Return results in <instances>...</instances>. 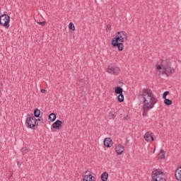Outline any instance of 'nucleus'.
I'll return each mask as SVG.
<instances>
[{
  "mask_svg": "<svg viewBox=\"0 0 181 181\" xmlns=\"http://www.w3.org/2000/svg\"><path fill=\"white\" fill-rule=\"evenodd\" d=\"M139 97L143 98V117L148 115V111L152 110L158 101V98L149 88H144Z\"/></svg>",
  "mask_w": 181,
  "mask_h": 181,
  "instance_id": "nucleus-1",
  "label": "nucleus"
},
{
  "mask_svg": "<svg viewBox=\"0 0 181 181\" xmlns=\"http://www.w3.org/2000/svg\"><path fill=\"white\" fill-rule=\"evenodd\" d=\"M128 40L127 37V33L125 31L118 32L115 37L112 39V46L113 47H117L119 52L124 50V43Z\"/></svg>",
  "mask_w": 181,
  "mask_h": 181,
  "instance_id": "nucleus-2",
  "label": "nucleus"
},
{
  "mask_svg": "<svg viewBox=\"0 0 181 181\" xmlns=\"http://www.w3.org/2000/svg\"><path fill=\"white\" fill-rule=\"evenodd\" d=\"M25 123L28 128H30V129H35V127L39 126V122H37L35 116L27 117Z\"/></svg>",
  "mask_w": 181,
  "mask_h": 181,
  "instance_id": "nucleus-3",
  "label": "nucleus"
},
{
  "mask_svg": "<svg viewBox=\"0 0 181 181\" xmlns=\"http://www.w3.org/2000/svg\"><path fill=\"white\" fill-rule=\"evenodd\" d=\"M120 71L121 69H119V67L114 64H110L107 69V72L109 74H113V76H118Z\"/></svg>",
  "mask_w": 181,
  "mask_h": 181,
  "instance_id": "nucleus-4",
  "label": "nucleus"
},
{
  "mask_svg": "<svg viewBox=\"0 0 181 181\" xmlns=\"http://www.w3.org/2000/svg\"><path fill=\"white\" fill-rule=\"evenodd\" d=\"M11 17L8 14H4L0 16V25L8 29L9 28Z\"/></svg>",
  "mask_w": 181,
  "mask_h": 181,
  "instance_id": "nucleus-5",
  "label": "nucleus"
},
{
  "mask_svg": "<svg viewBox=\"0 0 181 181\" xmlns=\"http://www.w3.org/2000/svg\"><path fill=\"white\" fill-rule=\"evenodd\" d=\"M153 181H166L163 177V173L160 170H156L153 171Z\"/></svg>",
  "mask_w": 181,
  "mask_h": 181,
  "instance_id": "nucleus-6",
  "label": "nucleus"
},
{
  "mask_svg": "<svg viewBox=\"0 0 181 181\" xmlns=\"http://www.w3.org/2000/svg\"><path fill=\"white\" fill-rule=\"evenodd\" d=\"M156 69L158 70L159 74H165L167 77H169L170 74H169V71L165 67L162 68V65H156Z\"/></svg>",
  "mask_w": 181,
  "mask_h": 181,
  "instance_id": "nucleus-7",
  "label": "nucleus"
},
{
  "mask_svg": "<svg viewBox=\"0 0 181 181\" xmlns=\"http://www.w3.org/2000/svg\"><path fill=\"white\" fill-rule=\"evenodd\" d=\"M152 134V132H147L144 136L145 141H146L147 142H153V141H155V139L153 138V135Z\"/></svg>",
  "mask_w": 181,
  "mask_h": 181,
  "instance_id": "nucleus-8",
  "label": "nucleus"
},
{
  "mask_svg": "<svg viewBox=\"0 0 181 181\" xmlns=\"http://www.w3.org/2000/svg\"><path fill=\"white\" fill-rule=\"evenodd\" d=\"M124 151H125V147L121 144H117L115 148V152L117 155H122L124 153Z\"/></svg>",
  "mask_w": 181,
  "mask_h": 181,
  "instance_id": "nucleus-9",
  "label": "nucleus"
},
{
  "mask_svg": "<svg viewBox=\"0 0 181 181\" xmlns=\"http://www.w3.org/2000/svg\"><path fill=\"white\" fill-rule=\"evenodd\" d=\"M62 124H63V122H62V120H57L55 122L52 124V129H61Z\"/></svg>",
  "mask_w": 181,
  "mask_h": 181,
  "instance_id": "nucleus-10",
  "label": "nucleus"
},
{
  "mask_svg": "<svg viewBox=\"0 0 181 181\" xmlns=\"http://www.w3.org/2000/svg\"><path fill=\"white\" fill-rule=\"evenodd\" d=\"M103 144L106 148H111L112 146V139L111 138H105Z\"/></svg>",
  "mask_w": 181,
  "mask_h": 181,
  "instance_id": "nucleus-11",
  "label": "nucleus"
},
{
  "mask_svg": "<svg viewBox=\"0 0 181 181\" xmlns=\"http://www.w3.org/2000/svg\"><path fill=\"white\" fill-rule=\"evenodd\" d=\"M83 181H95V177L93 176L91 174H86L83 177Z\"/></svg>",
  "mask_w": 181,
  "mask_h": 181,
  "instance_id": "nucleus-12",
  "label": "nucleus"
},
{
  "mask_svg": "<svg viewBox=\"0 0 181 181\" xmlns=\"http://www.w3.org/2000/svg\"><path fill=\"white\" fill-rule=\"evenodd\" d=\"M175 175L177 180L181 181V167L177 168Z\"/></svg>",
  "mask_w": 181,
  "mask_h": 181,
  "instance_id": "nucleus-13",
  "label": "nucleus"
},
{
  "mask_svg": "<svg viewBox=\"0 0 181 181\" xmlns=\"http://www.w3.org/2000/svg\"><path fill=\"white\" fill-rule=\"evenodd\" d=\"M124 92V89H122V88H121V86H117L116 88H115V94H122V93Z\"/></svg>",
  "mask_w": 181,
  "mask_h": 181,
  "instance_id": "nucleus-14",
  "label": "nucleus"
},
{
  "mask_svg": "<svg viewBox=\"0 0 181 181\" xmlns=\"http://www.w3.org/2000/svg\"><path fill=\"white\" fill-rule=\"evenodd\" d=\"M100 179H101L102 181H107V180H108V173L104 172L101 175Z\"/></svg>",
  "mask_w": 181,
  "mask_h": 181,
  "instance_id": "nucleus-15",
  "label": "nucleus"
},
{
  "mask_svg": "<svg viewBox=\"0 0 181 181\" xmlns=\"http://www.w3.org/2000/svg\"><path fill=\"white\" fill-rule=\"evenodd\" d=\"M158 158L165 159V151L163 149H161L160 153H158Z\"/></svg>",
  "mask_w": 181,
  "mask_h": 181,
  "instance_id": "nucleus-16",
  "label": "nucleus"
},
{
  "mask_svg": "<svg viewBox=\"0 0 181 181\" xmlns=\"http://www.w3.org/2000/svg\"><path fill=\"white\" fill-rule=\"evenodd\" d=\"M34 116L36 118H39V117H40V110H39L37 108L35 109V110H34Z\"/></svg>",
  "mask_w": 181,
  "mask_h": 181,
  "instance_id": "nucleus-17",
  "label": "nucleus"
},
{
  "mask_svg": "<svg viewBox=\"0 0 181 181\" xmlns=\"http://www.w3.org/2000/svg\"><path fill=\"white\" fill-rule=\"evenodd\" d=\"M49 119H50L52 121V122H53L54 121H56V114L54 113H51L49 116H48Z\"/></svg>",
  "mask_w": 181,
  "mask_h": 181,
  "instance_id": "nucleus-18",
  "label": "nucleus"
},
{
  "mask_svg": "<svg viewBox=\"0 0 181 181\" xmlns=\"http://www.w3.org/2000/svg\"><path fill=\"white\" fill-rule=\"evenodd\" d=\"M119 103H124V94L121 93L117 96Z\"/></svg>",
  "mask_w": 181,
  "mask_h": 181,
  "instance_id": "nucleus-19",
  "label": "nucleus"
},
{
  "mask_svg": "<svg viewBox=\"0 0 181 181\" xmlns=\"http://www.w3.org/2000/svg\"><path fill=\"white\" fill-rule=\"evenodd\" d=\"M115 117H117V115H115V112H110L109 113V118H110V119H115Z\"/></svg>",
  "mask_w": 181,
  "mask_h": 181,
  "instance_id": "nucleus-20",
  "label": "nucleus"
},
{
  "mask_svg": "<svg viewBox=\"0 0 181 181\" xmlns=\"http://www.w3.org/2000/svg\"><path fill=\"white\" fill-rule=\"evenodd\" d=\"M164 104L165 105H168V106H169V105H172V100H170V99H165L164 100Z\"/></svg>",
  "mask_w": 181,
  "mask_h": 181,
  "instance_id": "nucleus-21",
  "label": "nucleus"
},
{
  "mask_svg": "<svg viewBox=\"0 0 181 181\" xmlns=\"http://www.w3.org/2000/svg\"><path fill=\"white\" fill-rule=\"evenodd\" d=\"M69 28L70 30H76V27H74V24L73 23H70Z\"/></svg>",
  "mask_w": 181,
  "mask_h": 181,
  "instance_id": "nucleus-22",
  "label": "nucleus"
},
{
  "mask_svg": "<svg viewBox=\"0 0 181 181\" xmlns=\"http://www.w3.org/2000/svg\"><path fill=\"white\" fill-rule=\"evenodd\" d=\"M168 94H169V91H165V92L163 93V98L164 100H166V99H167L166 97H168Z\"/></svg>",
  "mask_w": 181,
  "mask_h": 181,
  "instance_id": "nucleus-23",
  "label": "nucleus"
},
{
  "mask_svg": "<svg viewBox=\"0 0 181 181\" xmlns=\"http://www.w3.org/2000/svg\"><path fill=\"white\" fill-rule=\"evenodd\" d=\"M28 151H29L25 147H23V148H21V152L23 153H28Z\"/></svg>",
  "mask_w": 181,
  "mask_h": 181,
  "instance_id": "nucleus-24",
  "label": "nucleus"
},
{
  "mask_svg": "<svg viewBox=\"0 0 181 181\" xmlns=\"http://www.w3.org/2000/svg\"><path fill=\"white\" fill-rule=\"evenodd\" d=\"M175 70L174 69V68L170 67V72H168V74H173V73H175Z\"/></svg>",
  "mask_w": 181,
  "mask_h": 181,
  "instance_id": "nucleus-25",
  "label": "nucleus"
},
{
  "mask_svg": "<svg viewBox=\"0 0 181 181\" xmlns=\"http://www.w3.org/2000/svg\"><path fill=\"white\" fill-rule=\"evenodd\" d=\"M37 122H40V124H43V118L40 117L39 119H36Z\"/></svg>",
  "mask_w": 181,
  "mask_h": 181,
  "instance_id": "nucleus-26",
  "label": "nucleus"
},
{
  "mask_svg": "<svg viewBox=\"0 0 181 181\" xmlns=\"http://www.w3.org/2000/svg\"><path fill=\"white\" fill-rule=\"evenodd\" d=\"M37 24L40 25L41 26H45V25H46V21L37 22Z\"/></svg>",
  "mask_w": 181,
  "mask_h": 181,
  "instance_id": "nucleus-27",
  "label": "nucleus"
},
{
  "mask_svg": "<svg viewBox=\"0 0 181 181\" xmlns=\"http://www.w3.org/2000/svg\"><path fill=\"white\" fill-rule=\"evenodd\" d=\"M41 93H42V94H46V93L47 92V90H46L45 89H41Z\"/></svg>",
  "mask_w": 181,
  "mask_h": 181,
  "instance_id": "nucleus-28",
  "label": "nucleus"
},
{
  "mask_svg": "<svg viewBox=\"0 0 181 181\" xmlns=\"http://www.w3.org/2000/svg\"><path fill=\"white\" fill-rule=\"evenodd\" d=\"M85 173L87 175V173H88V170H87Z\"/></svg>",
  "mask_w": 181,
  "mask_h": 181,
  "instance_id": "nucleus-29",
  "label": "nucleus"
},
{
  "mask_svg": "<svg viewBox=\"0 0 181 181\" xmlns=\"http://www.w3.org/2000/svg\"><path fill=\"white\" fill-rule=\"evenodd\" d=\"M153 153H155V149H154V151H153Z\"/></svg>",
  "mask_w": 181,
  "mask_h": 181,
  "instance_id": "nucleus-30",
  "label": "nucleus"
}]
</instances>
